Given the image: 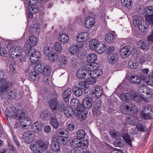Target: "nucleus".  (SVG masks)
<instances>
[{"instance_id": "obj_58", "label": "nucleus", "mask_w": 153, "mask_h": 153, "mask_svg": "<svg viewBox=\"0 0 153 153\" xmlns=\"http://www.w3.org/2000/svg\"><path fill=\"white\" fill-rule=\"evenodd\" d=\"M44 53L46 56L50 55L51 53L52 52V49L51 47L47 46H45L44 48Z\"/></svg>"}, {"instance_id": "obj_56", "label": "nucleus", "mask_w": 153, "mask_h": 153, "mask_svg": "<svg viewBox=\"0 0 153 153\" xmlns=\"http://www.w3.org/2000/svg\"><path fill=\"white\" fill-rule=\"evenodd\" d=\"M43 68L44 67H42V64H39L36 66H35L34 69V71L39 74V73H42Z\"/></svg>"}, {"instance_id": "obj_6", "label": "nucleus", "mask_w": 153, "mask_h": 153, "mask_svg": "<svg viewBox=\"0 0 153 153\" xmlns=\"http://www.w3.org/2000/svg\"><path fill=\"white\" fill-rule=\"evenodd\" d=\"M97 56L96 53H92L89 54L87 56V60L88 62V66L91 69H99V65L95 62L97 60Z\"/></svg>"}, {"instance_id": "obj_55", "label": "nucleus", "mask_w": 153, "mask_h": 153, "mask_svg": "<svg viewBox=\"0 0 153 153\" xmlns=\"http://www.w3.org/2000/svg\"><path fill=\"white\" fill-rule=\"evenodd\" d=\"M136 118V117L134 116H130L127 117L126 120L127 123L128 124L132 125L135 123V120Z\"/></svg>"}, {"instance_id": "obj_34", "label": "nucleus", "mask_w": 153, "mask_h": 153, "mask_svg": "<svg viewBox=\"0 0 153 153\" xmlns=\"http://www.w3.org/2000/svg\"><path fill=\"white\" fill-rule=\"evenodd\" d=\"M68 62V59L67 57L64 56H60L58 62L59 66H62L66 65Z\"/></svg>"}, {"instance_id": "obj_60", "label": "nucleus", "mask_w": 153, "mask_h": 153, "mask_svg": "<svg viewBox=\"0 0 153 153\" xmlns=\"http://www.w3.org/2000/svg\"><path fill=\"white\" fill-rule=\"evenodd\" d=\"M2 85L3 86V87L8 91L12 87L13 83L10 82L6 81Z\"/></svg>"}, {"instance_id": "obj_32", "label": "nucleus", "mask_w": 153, "mask_h": 153, "mask_svg": "<svg viewBox=\"0 0 153 153\" xmlns=\"http://www.w3.org/2000/svg\"><path fill=\"white\" fill-rule=\"evenodd\" d=\"M148 44L146 40H140L137 43L138 47L142 50H144L148 48Z\"/></svg>"}, {"instance_id": "obj_40", "label": "nucleus", "mask_w": 153, "mask_h": 153, "mask_svg": "<svg viewBox=\"0 0 153 153\" xmlns=\"http://www.w3.org/2000/svg\"><path fill=\"white\" fill-rule=\"evenodd\" d=\"M48 56V59L52 63H54L55 62L59 57V56L55 52H53L50 54V55Z\"/></svg>"}, {"instance_id": "obj_45", "label": "nucleus", "mask_w": 153, "mask_h": 153, "mask_svg": "<svg viewBox=\"0 0 153 153\" xmlns=\"http://www.w3.org/2000/svg\"><path fill=\"white\" fill-rule=\"evenodd\" d=\"M95 22V20H85V26L87 28H90L93 26Z\"/></svg>"}, {"instance_id": "obj_21", "label": "nucleus", "mask_w": 153, "mask_h": 153, "mask_svg": "<svg viewBox=\"0 0 153 153\" xmlns=\"http://www.w3.org/2000/svg\"><path fill=\"white\" fill-rule=\"evenodd\" d=\"M74 113H76L71 107L67 106L65 107L64 113L68 117L70 118L72 117Z\"/></svg>"}, {"instance_id": "obj_46", "label": "nucleus", "mask_w": 153, "mask_h": 153, "mask_svg": "<svg viewBox=\"0 0 153 153\" xmlns=\"http://www.w3.org/2000/svg\"><path fill=\"white\" fill-rule=\"evenodd\" d=\"M145 79H143L142 77L140 75L139 76H137L136 80L135 81V84H140L142 86H145Z\"/></svg>"}, {"instance_id": "obj_8", "label": "nucleus", "mask_w": 153, "mask_h": 153, "mask_svg": "<svg viewBox=\"0 0 153 153\" xmlns=\"http://www.w3.org/2000/svg\"><path fill=\"white\" fill-rule=\"evenodd\" d=\"M85 93L87 95L88 97L85 98L83 101L82 105H83V111L85 108H89L92 105L93 103V99L95 97H91V96L89 97L90 95L91 94L89 92L85 91Z\"/></svg>"}, {"instance_id": "obj_44", "label": "nucleus", "mask_w": 153, "mask_h": 153, "mask_svg": "<svg viewBox=\"0 0 153 153\" xmlns=\"http://www.w3.org/2000/svg\"><path fill=\"white\" fill-rule=\"evenodd\" d=\"M123 138L125 140V142L129 146H131L132 145L131 143V140L128 134L127 133L123 134Z\"/></svg>"}, {"instance_id": "obj_26", "label": "nucleus", "mask_w": 153, "mask_h": 153, "mask_svg": "<svg viewBox=\"0 0 153 153\" xmlns=\"http://www.w3.org/2000/svg\"><path fill=\"white\" fill-rule=\"evenodd\" d=\"M71 91L69 89H66L64 91L62 94V98L66 102H68L70 98L71 94Z\"/></svg>"}, {"instance_id": "obj_20", "label": "nucleus", "mask_w": 153, "mask_h": 153, "mask_svg": "<svg viewBox=\"0 0 153 153\" xmlns=\"http://www.w3.org/2000/svg\"><path fill=\"white\" fill-rule=\"evenodd\" d=\"M126 46L120 49V54L122 58H126L131 54V52L130 50Z\"/></svg>"}, {"instance_id": "obj_11", "label": "nucleus", "mask_w": 153, "mask_h": 153, "mask_svg": "<svg viewBox=\"0 0 153 153\" xmlns=\"http://www.w3.org/2000/svg\"><path fill=\"white\" fill-rule=\"evenodd\" d=\"M83 43H78L76 45H71L69 48L68 51L72 55L76 54L83 47Z\"/></svg>"}, {"instance_id": "obj_51", "label": "nucleus", "mask_w": 153, "mask_h": 153, "mask_svg": "<svg viewBox=\"0 0 153 153\" xmlns=\"http://www.w3.org/2000/svg\"><path fill=\"white\" fill-rule=\"evenodd\" d=\"M67 133V132L66 130L62 128L58 130L57 134H58V137L63 136V137H66Z\"/></svg>"}, {"instance_id": "obj_17", "label": "nucleus", "mask_w": 153, "mask_h": 153, "mask_svg": "<svg viewBox=\"0 0 153 153\" xmlns=\"http://www.w3.org/2000/svg\"><path fill=\"white\" fill-rule=\"evenodd\" d=\"M38 0H27V2L29 5V8L35 12H38L39 8L36 4Z\"/></svg>"}, {"instance_id": "obj_54", "label": "nucleus", "mask_w": 153, "mask_h": 153, "mask_svg": "<svg viewBox=\"0 0 153 153\" xmlns=\"http://www.w3.org/2000/svg\"><path fill=\"white\" fill-rule=\"evenodd\" d=\"M54 47L55 50L57 52H60L62 50V45L58 42H56L54 44Z\"/></svg>"}, {"instance_id": "obj_24", "label": "nucleus", "mask_w": 153, "mask_h": 153, "mask_svg": "<svg viewBox=\"0 0 153 153\" xmlns=\"http://www.w3.org/2000/svg\"><path fill=\"white\" fill-rule=\"evenodd\" d=\"M101 42L96 39H92L90 42L89 47L91 49H95L99 47V46L100 45Z\"/></svg>"}, {"instance_id": "obj_47", "label": "nucleus", "mask_w": 153, "mask_h": 153, "mask_svg": "<svg viewBox=\"0 0 153 153\" xmlns=\"http://www.w3.org/2000/svg\"><path fill=\"white\" fill-rule=\"evenodd\" d=\"M128 65L131 69L134 70L137 68L138 64L135 61H130L128 62Z\"/></svg>"}, {"instance_id": "obj_38", "label": "nucleus", "mask_w": 153, "mask_h": 153, "mask_svg": "<svg viewBox=\"0 0 153 153\" xmlns=\"http://www.w3.org/2000/svg\"><path fill=\"white\" fill-rule=\"evenodd\" d=\"M55 138L57 139L58 143H59L60 145L63 146L66 144L67 140L66 137L58 136L57 137H55Z\"/></svg>"}, {"instance_id": "obj_41", "label": "nucleus", "mask_w": 153, "mask_h": 153, "mask_svg": "<svg viewBox=\"0 0 153 153\" xmlns=\"http://www.w3.org/2000/svg\"><path fill=\"white\" fill-rule=\"evenodd\" d=\"M121 2L123 5L129 9L131 8L133 4L131 0H121Z\"/></svg>"}, {"instance_id": "obj_14", "label": "nucleus", "mask_w": 153, "mask_h": 153, "mask_svg": "<svg viewBox=\"0 0 153 153\" xmlns=\"http://www.w3.org/2000/svg\"><path fill=\"white\" fill-rule=\"evenodd\" d=\"M89 33L84 32L79 34L76 36V41L78 43H82L85 42L89 38Z\"/></svg>"}, {"instance_id": "obj_29", "label": "nucleus", "mask_w": 153, "mask_h": 153, "mask_svg": "<svg viewBox=\"0 0 153 153\" xmlns=\"http://www.w3.org/2000/svg\"><path fill=\"white\" fill-rule=\"evenodd\" d=\"M118 58V55L116 53H111L108 56V60L111 63L115 62Z\"/></svg>"}, {"instance_id": "obj_31", "label": "nucleus", "mask_w": 153, "mask_h": 153, "mask_svg": "<svg viewBox=\"0 0 153 153\" xmlns=\"http://www.w3.org/2000/svg\"><path fill=\"white\" fill-rule=\"evenodd\" d=\"M105 40L108 43H113L115 40V36L112 33H108L105 36Z\"/></svg>"}, {"instance_id": "obj_2", "label": "nucleus", "mask_w": 153, "mask_h": 153, "mask_svg": "<svg viewBox=\"0 0 153 153\" xmlns=\"http://www.w3.org/2000/svg\"><path fill=\"white\" fill-rule=\"evenodd\" d=\"M70 104L71 107L74 108V111H76V115L80 120H84L87 117L88 112L86 111H83V105L82 102L80 103L79 100L77 98L71 99Z\"/></svg>"}, {"instance_id": "obj_13", "label": "nucleus", "mask_w": 153, "mask_h": 153, "mask_svg": "<svg viewBox=\"0 0 153 153\" xmlns=\"http://www.w3.org/2000/svg\"><path fill=\"white\" fill-rule=\"evenodd\" d=\"M142 20H133V22L134 25L136 27L138 28L140 30L144 32L147 28V26L146 23H143V21L141 22Z\"/></svg>"}, {"instance_id": "obj_49", "label": "nucleus", "mask_w": 153, "mask_h": 153, "mask_svg": "<svg viewBox=\"0 0 153 153\" xmlns=\"http://www.w3.org/2000/svg\"><path fill=\"white\" fill-rule=\"evenodd\" d=\"M137 129L141 132H145L146 131V126L141 123H138L136 126Z\"/></svg>"}, {"instance_id": "obj_5", "label": "nucleus", "mask_w": 153, "mask_h": 153, "mask_svg": "<svg viewBox=\"0 0 153 153\" xmlns=\"http://www.w3.org/2000/svg\"><path fill=\"white\" fill-rule=\"evenodd\" d=\"M120 98L122 101L126 102L127 101L131 100L138 102L141 101L142 98L135 93H122L120 96Z\"/></svg>"}, {"instance_id": "obj_9", "label": "nucleus", "mask_w": 153, "mask_h": 153, "mask_svg": "<svg viewBox=\"0 0 153 153\" xmlns=\"http://www.w3.org/2000/svg\"><path fill=\"white\" fill-rule=\"evenodd\" d=\"M15 119L22 120L24 123H26L25 122L29 121V118L28 117L27 115L24 112L23 109H20L17 111L16 115L15 116Z\"/></svg>"}, {"instance_id": "obj_62", "label": "nucleus", "mask_w": 153, "mask_h": 153, "mask_svg": "<svg viewBox=\"0 0 153 153\" xmlns=\"http://www.w3.org/2000/svg\"><path fill=\"white\" fill-rule=\"evenodd\" d=\"M41 26L40 24L38 23H36L34 24L30 29V31H31V29L33 30L32 32L36 31Z\"/></svg>"}, {"instance_id": "obj_19", "label": "nucleus", "mask_w": 153, "mask_h": 153, "mask_svg": "<svg viewBox=\"0 0 153 153\" xmlns=\"http://www.w3.org/2000/svg\"><path fill=\"white\" fill-rule=\"evenodd\" d=\"M43 126V124L41 123H35L31 126V129L35 133L39 132L42 130Z\"/></svg>"}, {"instance_id": "obj_37", "label": "nucleus", "mask_w": 153, "mask_h": 153, "mask_svg": "<svg viewBox=\"0 0 153 153\" xmlns=\"http://www.w3.org/2000/svg\"><path fill=\"white\" fill-rule=\"evenodd\" d=\"M86 135V132L83 129H80L79 130L76 132L77 139L78 140L83 139Z\"/></svg>"}, {"instance_id": "obj_3", "label": "nucleus", "mask_w": 153, "mask_h": 153, "mask_svg": "<svg viewBox=\"0 0 153 153\" xmlns=\"http://www.w3.org/2000/svg\"><path fill=\"white\" fill-rule=\"evenodd\" d=\"M70 104L71 107L74 108V111H76V115L80 120H84L87 117L88 112L86 111H83V105L82 102L80 103L79 100L77 98L71 99Z\"/></svg>"}, {"instance_id": "obj_50", "label": "nucleus", "mask_w": 153, "mask_h": 153, "mask_svg": "<svg viewBox=\"0 0 153 153\" xmlns=\"http://www.w3.org/2000/svg\"><path fill=\"white\" fill-rule=\"evenodd\" d=\"M40 116L42 120H47L49 119V114L46 111H43L40 113Z\"/></svg>"}, {"instance_id": "obj_39", "label": "nucleus", "mask_w": 153, "mask_h": 153, "mask_svg": "<svg viewBox=\"0 0 153 153\" xmlns=\"http://www.w3.org/2000/svg\"><path fill=\"white\" fill-rule=\"evenodd\" d=\"M39 75L36 71H32L29 73V76L31 80L33 81H38L39 79Z\"/></svg>"}, {"instance_id": "obj_16", "label": "nucleus", "mask_w": 153, "mask_h": 153, "mask_svg": "<svg viewBox=\"0 0 153 153\" xmlns=\"http://www.w3.org/2000/svg\"><path fill=\"white\" fill-rule=\"evenodd\" d=\"M50 108L52 110L57 111L59 109V105L57 100L54 98L51 99L49 102Z\"/></svg>"}, {"instance_id": "obj_10", "label": "nucleus", "mask_w": 153, "mask_h": 153, "mask_svg": "<svg viewBox=\"0 0 153 153\" xmlns=\"http://www.w3.org/2000/svg\"><path fill=\"white\" fill-rule=\"evenodd\" d=\"M91 94L90 95L89 97L92 96V97H95L99 98L102 95V88L100 86H97L95 87L94 90H90L88 91Z\"/></svg>"}, {"instance_id": "obj_53", "label": "nucleus", "mask_w": 153, "mask_h": 153, "mask_svg": "<svg viewBox=\"0 0 153 153\" xmlns=\"http://www.w3.org/2000/svg\"><path fill=\"white\" fill-rule=\"evenodd\" d=\"M122 140L121 138L116 139L113 143V145L115 147H122L123 144L122 143Z\"/></svg>"}, {"instance_id": "obj_35", "label": "nucleus", "mask_w": 153, "mask_h": 153, "mask_svg": "<svg viewBox=\"0 0 153 153\" xmlns=\"http://www.w3.org/2000/svg\"><path fill=\"white\" fill-rule=\"evenodd\" d=\"M130 106L125 104L122 105L121 108V111L122 113L125 114H130Z\"/></svg>"}, {"instance_id": "obj_48", "label": "nucleus", "mask_w": 153, "mask_h": 153, "mask_svg": "<svg viewBox=\"0 0 153 153\" xmlns=\"http://www.w3.org/2000/svg\"><path fill=\"white\" fill-rule=\"evenodd\" d=\"M42 71V74L43 75L46 76H48L51 73V68L50 66L47 65L44 67Z\"/></svg>"}, {"instance_id": "obj_61", "label": "nucleus", "mask_w": 153, "mask_h": 153, "mask_svg": "<svg viewBox=\"0 0 153 153\" xmlns=\"http://www.w3.org/2000/svg\"><path fill=\"white\" fill-rule=\"evenodd\" d=\"M129 105L130 106V114H133L137 111V110L136 106L132 105Z\"/></svg>"}, {"instance_id": "obj_36", "label": "nucleus", "mask_w": 153, "mask_h": 153, "mask_svg": "<svg viewBox=\"0 0 153 153\" xmlns=\"http://www.w3.org/2000/svg\"><path fill=\"white\" fill-rule=\"evenodd\" d=\"M17 112V110L16 108L14 107L13 108L10 109L9 110V112H7L6 114V117H7L11 118L13 117H14L15 118V116L16 115Z\"/></svg>"}, {"instance_id": "obj_33", "label": "nucleus", "mask_w": 153, "mask_h": 153, "mask_svg": "<svg viewBox=\"0 0 153 153\" xmlns=\"http://www.w3.org/2000/svg\"><path fill=\"white\" fill-rule=\"evenodd\" d=\"M37 41V38L34 36L31 35L29 37L28 42L30 46H33L36 45Z\"/></svg>"}, {"instance_id": "obj_57", "label": "nucleus", "mask_w": 153, "mask_h": 153, "mask_svg": "<svg viewBox=\"0 0 153 153\" xmlns=\"http://www.w3.org/2000/svg\"><path fill=\"white\" fill-rule=\"evenodd\" d=\"M101 109L100 108L98 107H94L92 109V112L93 116L95 117V115H101L102 114Z\"/></svg>"}, {"instance_id": "obj_64", "label": "nucleus", "mask_w": 153, "mask_h": 153, "mask_svg": "<svg viewBox=\"0 0 153 153\" xmlns=\"http://www.w3.org/2000/svg\"><path fill=\"white\" fill-rule=\"evenodd\" d=\"M22 51H20V53L19 55L18 56V59L19 61H20V62H23L24 61H26V56H25L24 55H23L22 54Z\"/></svg>"}, {"instance_id": "obj_4", "label": "nucleus", "mask_w": 153, "mask_h": 153, "mask_svg": "<svg viewBox=\"0 0 153 153\" xmlns=\"http://www.w3.org/2000/svg\"><path fill=\"white\" fill-rule=\"evenodd\" d=\"M89 145L88 140H84L81 142L78 139H74L70 142V146L71 152L74 153H82L83 149L86 148Z\"/></svg>"}, {"instance_id": "obj_30", "label": "nucleus", "mask_w": 153, "mask_h": 153, "mask_svg": "<svg viewBox=\"0 0 153 153\" xmlns=\"http://www.w3.org/2000/svg\"><path fill=\"white\" fill-rule=\"evenodd\" d=\"M50 123L53 128L56 129L58 128L59 126L58 120L55 117H53L50 118Z\"/></svg>"}, {"instance_id": "obj_22", "label": "nucleus", "mask_w": 153, "mask_h": 153, "mask_svg": "<svg viewBox=\"0 0 153 153\" xmlns=\"http://www.w3.org/2000/svg\"><path fill=\"white\" fill-rule=\"evenodd\" d=\"M149 71L148 68L142 69L141 70V74L140 75L143 79H145V81L147 80H149V79L152 77L151 75L148 74Z\"/></svg>"}, {"instance_id": "obj_59", "label": "nucleus", "mask_w": 153, "mask_h": 153, "mask_svg": "<svg viewBox=\"0 0 153 153\" xmlns=\"http://www.w3.org/2000/svg\"><path fill=\"white\" fill-rule=\"evenodd\" d=\"M150 112H144L141 114V116L145 120L151 119L152 117L150 114Z\"/></svg>"}, {"instance_id": "obj_7", "label": "nucleus", "mask_w": 153, "mask_h": 153, "mask_svg": "<svg viewBox=\"0 0 153 153\" xmlns=\"http://www.w3.org/2000/svg\"><path fill=\"white\" fill-rule=\"evenodd\" d=\"M90 68L89 66H85V68L83 67L79 68L77 71L76 76L79 79H82L84 78L88 73L89 75H92V73L90 70H89Z\"/></svg>"}, {"instance_id": "obj_28", "label": "nucleus", "mask_w": 153, "mask_h": 153, "mask_svg": "<svg viewBox=\"0 0 153 153\" xmlns=\"http://www.w3.org/2000/svg\"><path fill=\"white\" fill-rule=\"evenodd\" d=\"M59 39L62 44H66L68 42L69 37L66 34L62 33L59 34Z\"/></svg>"}, {"instance_id": "obj_25", "label": "nucleus", "mask_w": 153, "mask_h": 153, "mask_svg": "<svg viewBox=\"0 0 153 153\" xmlns=\"http://www.w3.org/2000/svg\"><path fill=\"white\" fill-rule=\"evenodd\" d=\"M144 15H145L146 19H148L153 14V7L151 6L146 7L144 10Z\"/></svg>"}, {"instance_id": "obj_43", "label": "nucleus", "mask_w": 153, "mask_h": 153, "mask_svg": "<svg viewBox=\"0 0 153 153\" xmlns=\"http://www.w3.org/2000/svg\"><path fill=\"white\" fill-rule=\"evenodd\" d=\"M30 148L34 152L36 153H41L42 150L40 149L37 144H32L30 145Z\"/></svg>"}, {"instance_id": "obj_42", "label": "nucleus", "mask_w": 153, "mask_h": 153, "mask_svg": "<svg viewBox=\"0 0 153 153\" xmlns=\"http://www.w3.org/2000/svg\"><path fill=\"white\" fill-rule=\"evenodd\" d=\"M23 48L25 53L28 55L30 54L32 51H34V49L32 48V46H29L27 44H25Z\"/></svg>"}, {"instance_id": "obj_15", "label": "nucleus", "mask_w": 153, "mask_h": 153, "mask_svg": "<svg viewBox=\"0 0 153 153\" xmlns=\"http://www.w3.org/2000/svg\"><path fill=\"white\" fill-rule=\"evenodd\" d=\"M41 57L40 53L39 51H32L31 53L30 60L32 63H35L38 61V59Z\"/></svg>"}, {"instance_id": "obj_52", "label": "nucleus", "mask_w": 153, "mask_h": 153, "mask_svg": "<svg viewBox=\"0 0 153 153\" xmlns=\"http://www.w3.org/2000/svg\"><path fill=\"white\" fill-rule=\"evenodd\" d=\"M8 97L10 100L14 99L16 98V93L15 91L10 90L8 92Z\"/></svg>"}, {"instance_id": "obj_12", "label": "nucleus", "mask_w": 153, "mask_h": 153, "mask_svg": "<svg viewBox=\"0 0 153 153\" xmlns=\"http://www.w3.org/2000/svg\"><path fill=\"white\" fill-rule=\"evenodd\" d=\"M35 138V135L33 132L27 130L23 134V138L25 141L27 143H29L33 141Z\"/></svg>"}, {"instance_id": "obj_63", "label": "nucleus", "mask_w": 153, "mask_h": 153, "mask_svg": "<svg viewBox=\"0 0 153 153\" xmlns=\"http://www.w3.org/2000/svg\"><path fill=\"white\" fill-rule=\"evenodd\" d=\"M14 51L15 52H19L22 51L21 49V48L19 47L14 46L11 48L9 50V52H11Z\"/></svg>"}, {"instance_id": "obj_1", "label": "nucleus", "mask_w": 153, "mask_h": 153, "mask_svg": "<svg viewBox=\"0 0 153 153\" xmlns=\"http://www.w3.org/2000/svg\"><path fill=\"white\" fill-rule=\"evenodd\" d=\"M92 73V75H89L90 76L87 79L86 81H81L79 82V85L82 86V88L85 91H88L89 89V85H92L95 83L97 81L96 77H98L101 76L102 74V71L100 69H94L89 68Z\"/></svg>"}, {"instance_id": "obj_23", "label": "nucleus", "mask_w": 153, "mask_h": 153, "mask_svg": "<svg viewBox=\"0 0 153 153\" xmlns=\"http://www.w3.org/2000/svg\"><path fill=\"white\" fill-rule=\"evenodd\" d=\"M140 97L142 98L141 101L143 100L145 102H148L149 98L153 97V90L149 87L146 93V97H144L141 96Z\"/></svg>"}, {"instance_id": "obj_18", "label": "nucleus", "mask_w": 153, "mask_h": 153, "mask_svg": "<svg viewBox=\"0 0 153 153\" xmlns=\"http://www.w3.org/2000/svg\"><path fill=\"white\" fill-rule=\"evenodd\" d=\"M51 147L54 152H59L60 150V145L58 143L57 140V139H56V138L54 137L52 138L51 144Z\"/></svg>"}, {"instance_id": "obj_27", "label": "nucleus", "mask_w": 153, "mask_h": 153, "mask_svg": "<svg viewBox=\"0 0 153 153\" xmlns=\"http://www.w3.org/2000/svg\"><path fill=\"white\" fill-rule=\"evenodd\" d=\"M73 92L74 94L77 97H80L82 93V90L85 92V90L82 88V86L80 87L78 86H76L73 88Z\"/></svg>"}]
</instances>
